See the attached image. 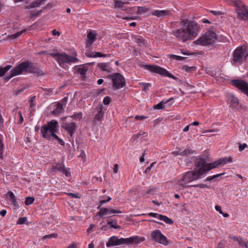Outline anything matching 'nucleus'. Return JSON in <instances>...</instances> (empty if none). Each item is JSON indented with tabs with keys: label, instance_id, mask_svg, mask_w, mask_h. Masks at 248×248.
Wrapping results in <instances>:
<instances>
[{
	"label": "nucleus",
	"instance_id": "nucleus-1",
	"mask_svg": "<svg viewBox=\"0 0 248 248\" xmlns=\"http://www.w3.org/2000/svg\"><path fill=\"white\" fill-rule=\"evenodd\" d=\"M194 162L195 166L194 170L185 173L182 178L178 181L177 184L183 188L192 186L193 185H187L186 184L197 180L204 175V171L202 170L200 166V163H204V162L198 156L194 158Z\"/></svg>",
	"mask_w": 248,
	"mask_h": 248
},
{
	"label": "nucleus",
	"instance_id": "nucleus-2",
	"mask_svg": "<svg viewBox=\"0 0 248 248\" xmlns=\"http://www.w3.org/2000/svg\"><path fill=\"white\" fill-rule=\"evenodd\" d=\"M24 72L32 73L37 77L44 75L43 71L38 67L35 66L31 62L26 61L21 63L16 67L12 69L10 75L5 78V80H9L12 77Z\"/></svg>",
	"mask_w": 248,
	"mask_h": 248
},
{
	"label": "nucleus",
	"instance_id": "nucleus-3",
	"mask_svg": "<svg viewBox=\"0 0 248 248\" xmlns=\"http://www.w3.org/2000/svg\"><path fill=\"white\" fill-rule=\"evenodd\" d=\"M199 31V27L194 22H190L182 29H178L173 31V35L183 42L195 38Z\"/></svg>",
	"mask_w": 248,
	"mask_h": 248
},
{
	"label": "nucleus",
	"instance_id": "nucleus-4",
	"mask_svg": "<svg viewBox=\"0 0 248 248\" xmlns=\"http://www.w3.org/2000/svg\"><path fill=\"white\" fill-rule=\"evenodd\" d=\"M145 240L143 237L139 236H134L127 238H121L119 239L116 236H113L109 238L106 246L108 247L119 246L124 244L132 245L136 244L143 242Z\"/></svg>",
	"mask_w": 248,
	"mask_h": 248
},
{
	"label": "nucleus",
	"instance_id": "nucleus-5",
	"mask_svg": "<svg viewBox=\"0 0 248 248\" xmlns=\"http://www.w3.org/2000/svg\"><path fill=\"white\" fill-rule=\"evenodd\" d=\"M217 39V35L212 31H207L195 42V44L202 46H207L214 43Z\"/></svg>",
	"mask_w": 248,
	"mask_h": 248
},
{
	"label": "nucleus",
	"instance_id": "nucleus-6",
	"mask_svg": "<svg viewBox=\"0 0 248 248\" xmlns=\"http://www.w3.org/2000/svg\"><path fill=\"white\" fill-rule=\"evenodd\" d=\"M58 125V122L56 120H52L47 122V124L43 125L41 129L42 137L44 138L49 140L51 138L50 134L52 132H57Z\"/></svg>",
	"mask_w": 248,
	"mask_h": 248
},
{
	"label": "nucleus",
	"instance_id": "nucleus-7",
	"mask_svg": "<svg viewBox=\"0 0 248 248\" xmlns=\"http://www.w3.org/2000/svg\"><path fill=\"white\" fill-rule=\"evenodd\" d=\"M248 57V53L245 45L237 47L233 53V61L235 63H242Z\"/></svg>",
	"mask_w": 248,
	"mask_h": 248
},
{
	"label": "nucleus",
	"instance_id": "nucleus-8",
	"mask_svg": "<svg viewBox=\"0 0 248 248\" xmlns=\"http://www.w3.org/2000/svg\"><path fill=\"white\" fill-rule=\"evenodd\" d=\"M232 3L236 7V11L240 19H248V8L240 0H233Z\"/></svg>",
	"mask_w": 248,
	"mask_h": 248
},
{
	"label": "nucleus",
	"instance_id": "nucleus-9",
	"mask_svg": "<svg viewBox=\"0 0 248 248\" xmlns=\"http://www.w3.org/2000/svg\"><path fill=\"white\" fill-rule=\"evenodd\" d=\"M78 61L76 56H70L66 53H60L59 56L57 58V62L59 65L64 68L66 64H71Z\"/></svg>",
	"mask_w": 248,
	"mask_h": 248
},
{
	"label": "nucleus",
	"instance_id": "nucleus-10",
	"mask_svg": "<svg viewBox=\"0 0 248 248\" xmlns=\"http://www.w3.org/2000/svg\"><path fill=\"white\" fill-rule=\"evenodd\" d=\"M108 77L112 80L113 88L115 90L123 88L125 84L124 78L119 73L113 74Z\"/></svg>",
	"mask_w": 248,
	"mask_h": 248
},
{
	"label": "nucleus",
	"instance_id": "nucleus-11",
	"mask_svg": "<svg viewBox=\"0 0 248 248\" xmlns=\"http://www.w3.org/2000/svg\"><path fill=\"white\" fill-rule=\"evenodd\" d=\"M144 67L146 69L151 72L159 74L161 75L168 77L173 79H176V77L170 73L167 70L158 66L145 65H144Z\"/></svg>",
	"mask_w": 248,
	"mask_h": 248
},
{
	"label": "nucleus",
	"instance_id": "nucleus-12",
	"mask_svg": "<svg viewBox=\"0 0 248 248\" xmlns=\"http://www.w3.org/2000/svg\"><path fill=\"white\" fill-rule=\"evenodd\" d=\"M231 84L248 96V83L243 79H232Z\"/></svg>",
	"mask_w": 248,
	"mask_h": 248
},
{
	"label": "nucleus",
	"instance_id": "nucleus-13",
	"mask_svg": "<svg viewBox=\"0 0 248 248\" xmlns=\"http://www.w3.org/2000/svg\"><path fill=\"white\" fill-rule=\"evenodd\" d=\"M151 237L154 241L159 244L164 246H167L169 244L168 240L159 230H155L153 231L151 233Z\"/></svg>",
	"mask_w": 248,
	"mask_h": 248
},
{
	"label": "nucleus",
	"instance_id": "nucleus-14",
	"mask_svg": "<svg viewBox=\"0 0 248 248\" xmlns=\"http://www.w3.org/2000/svg\"><path fill=\"white\" fill-rule=\"evenodd\" d=\"M68 118L69 117H64L62 119V127L67 131L71 137H72L77 129V124L75 122H66V119Z\"/></svg>",
	"mask_w": 248,
	"mask_h": 248
},
{
	"label": "nucleus",
	"instance_id": "nucleus-15",
	"mask_svg": "<svg viewBox=\"0 0 248 248\" xmlns=\"http://www.w3.org/2000/svg\"><path fill=\"white\" fill-rule=\"evenodd\" d=\"M202 160L204 163H200V166L202 170L204 171V174L207 171L210 170L212 169L217 168V166L220 165V163L219 159L217 161H214L212 163H207L206 162V158L205 157H198Z\"/></svg>",
	"mask_w": 248,
	"mask_h": 248
},
{
	"label": "nucleus",
	"instance_id": "nucleus-16",
	"mask_svg": "<svg viewBox=\"0 0 248 248\" xmlns=\"http://www.w3.org/2000/svg\"><path fill=\"white\" fill-rule=\"evenodd\" d=\"M122 212L120 210L112 209L108 208H101L97 215L99 216H103L105 215H110L111 214L121 213Z\"/></svg>",
	"mask_w": 248,
	"mask_h": 248
},
{
	"label": "nucleus",
	"instance_id": "nucleus-17",
	"mask_svg": "<svg viewBox=\"0 0 248 248\" xmlns=\"http://www.w3.org/2000/svg\"><path fill=\"white\" fill-rule=\"evenodd\" d=\"M96 109L97 111V113L95 115L93 119V122L94 123L101 121L104 117L102 105H98L96 107Z\"/></svg>",
	"mask_w": 248,
	"mask_h": 248
},
{
	"label": "nucleus",
	"instance_id": "nucleus-18",
	"mask_svg": "<svg viewBox=\"0 0 248 248\" xmlns=\"http://www.w3.org/2000/svg\"><path fill=\"white\" fill-rule=\"evenodd\" d=\"M96 34L93 31H90L87 34L88 41L87 42V45H91L92 43L96 39Z\"/></svg>",
	"mask_w": 248,
	"mask_h": 248
},
{
	"label": "nucleus",
	"instance_id": "nucleus-19",
	"mask_svg": "<svg viewBox=\"0 0 248 248\" xmlns=\"http://www.w3.org/2000/svg\"><path fill=\"white\" fill-rule=\"evenodd\" d=\"M46 0H37L35 2H32L29 5L26 6V9H31L36 7H39L43 2L45 1Z\"/></svg>",
	"mask_w": 248,
	"mask_h": 248
},
{
	"label": "nucleus",
	"instance_id": "nucleus-20",
	"mask_svg": "<svg viewBox=\"0 0 248 248\" xmlns=\"http://www.w3.org/2000/svg\"><path fill=\"white\" fill-rule=\"evenodd\" d=\"M229 100L233 108H236L238 107L239 105V101L238 98L234 95H230L229 97Z\"/></svg>",
	"mask_w": 248,
	"mask_h": 248
},
{
	"label": "nucleus",
	"instance_id": "nucleus-21",
	"mask_svg": "<svg viewBox=\"0 0 248 248\" xmlns=\"http://www.w3.org/2000/svg\"><path fill=\"white\" fill-rule=\"evenodd\" d=\"M88 69V68L87 67L82 66L81 67L77 68L76 71L81 75L82 79H84L85 78V75L87 72Z\"/></svg>",
	"mask_w": 248,
	"mask_h": 248
},
{
	"label": "nucleus",
	"instance_id": "nucleus-22",
	"mask_svg": "<svg viewBox=\"0 0 248 248\" xmlns=\"http://www.w3.org/2000/svg\"><path fill=\"white\" fill-rule=\"evenodd\" d=\"M193 152L192 149H191L189 148H188L186 149H185L184 151L180 152L178 151L177 152H173V154L175 155H183V156H186L188 154H192Z\"/></svg>",
	"mask_w": 248,
	"mask_h": 248
},
{
	"label": "nucleus",
	"instance_id": "nucleus-23",
	"mask_svg": "<svg viewBox=\"0 0 248 248\" xmlns=\"http://www.w3.org/2000/svg\"><path fill=\"white\" fill-rule=\"evenodd\" d=\"M107 223L108 225L110 226V227L111 228L116 229H120L121 228V227L120 226H119L117 224V221L116 220H114V219H108L107 220Z\"/></svg>",
	"mask_w": 248,
	"mask_h": 248
},
{
	"label": "nucleus",
	"instance_id": "nucleus-24",
	"mask_svg": "<svg viewBox=\"0 0 248 248\" xmlns=\"http://www.w3.org/2000/svg\"><path fill=\"white\" fill-rule=\"evenodd\" d=\"M168 13V11L155 10L153 13V15L157 17H163L166 16Z\"/></svg>",
	"mask_w": 248,
	"mask_h": 248
},
{
	"label": "nucleus",
	"instance_id": "nucleus-25",
	"mask_svg": "<svg viewBox=\"0 0 248 248\" xmlns=\"http://www.w3.org/2000/svg\"><path fill=\"white\" fill-rule=\"evenodd\" d=\"M172 99H173V98H170V99H169L166 101L163 100L159 103L155 105L153 107V108L154 109H162V108H164V106H163L164 104H165L168 103L169 101H170V100H171Z\"/></svg>",
	"mask_w": 248,
	"mask_h": 248
},
{
	"label": "nucleus",
	"instance_id": "nucleus-26",
	"mask_svg": "<svg viewBox=\"0 0 248 248\" xmlns=\"http://www.w3.org/2000/svg\"><path fill=\"white\" fill-rule=\"evenodd\" d=\"M26 31V29H23L20 31L16 32V33L9 35L8 36L7 38L9 39H16L19 36H20L22 33Z\"/></svg>",
	"mask_w": 248,
	"mask_h": 248
},
{
	"label": "nucleus",
	"instance_id": "nucleus-27",
	"mask_svg": "<svg viewBox=\"0 0 248 248\" xmlns=\"http://www.w3.org/2000/svg\"><path fill=\"white\" fill-rule=\"evenodd\" d=\"M7 195H8L9 196V197L10 198L11 202H12L14 206L15 207L18 206L17 202H16V197H15L14 194L13 193V192L11 191H8L7 193Z\"/></svg>",
	"mask_w": 248,
	"mask_h": 248
},
{
	"label": "nucleus",
	"instance_id": "nucleus-28",
	"mask_svg": "<svg viewBox=\"0 0 248 248\" xmlns=\"http://www.w3.org/2000/svg\"><path fill=\"white\" fill-rule=\"evenodd\" d=\"M62 110V105L60 103H58L57 104V108L52 111V113L57 115L61 113Z\"/></svg>",
	"mask_w": 248,
	"mask_h": 248
},
{
	"label": "nucleus",
	"instance_id": "nucleus-29",
	"mask_svg": "<svg viewBox=\"0 0 248 248\" xmlns=\"http://www.w3.org/2000/svg\"><path fill=\"white\" fill-rule=\"evenodd\" d=\"M159 219L168 224H172L173 223V221L171 218L162 215L159 216Z\"/></svg>",
	"mask_w": 248,
	"mask_h": 248
},
{
	"label": "nucleus",
	"instance_id": "nucleus-30",
	"mask_svg": "<svg viewBox=\"0 0 248 248\" xmlns=\"http://www.w3.org/2000/svg\"><path fill=\"white\" fill-rule=\"evenodd\" d=\"M219 162L220 163V165L223 166L227 163H231L232 162V158L231 156L229 157H223L222 158L219 159Z\"/></svg>",
	"mask_w": 248,
	"mask_h": 248
},
{
	"label": "nucleus",
	"instance_id": "nucleus-31",
	"mask_svg": "<svg viewBox=\"0 0 248 248\" xmlns=\"http://www.w3.org/2000/svg\"><path fill=\"white\" fill-rule=\"evenodd\" d=\"M11 68L10 65H7L5 67H0V77L3 76Z\"/></svg>",
	"mask_w": 248,
	"mask_h": 248
},
{
	"label": "nucleus",
	"instance_id": "nucleus-32",
	"mask_svg": "<svg viewBox=\"0 0 248 248\" xmlns=\"http://www.w3.org/2000/svg\"><path fill=\"white\" fill-rule=\"evenodd\" d=\"M182 69L185 70L187 72H191L196 70V67L194 66H188L187 65H184L182 67Z\"/></svg>",
	"mask_w": 248,
	"mask_h": 248
},
{
	"label": "nucleus",
	"instance_id": "nucleus-33",
	"mask_svg": "<svg viewBox=\"0 0 248 248\" xmlns=\"http://www.w3.org/2000/svg\"><path fill=\"white\" fill-rule=\"evenodd\" d=\"M98 67L100 68L102 71H108L110 72L109 70H108L107 68L108 66V64L107 63H99L98 64Z\"/></svg>",
	"mask_w": 248,
	"mask_h": 248
},
{
	"label": "nucleus",
	"instance_id": "nucleus-34",
	"mask_svg": "<svg viewBox=\"0 0 248 248\" xmlns=\"http://www.w3.org/2000/svg\"><path fill=\"white\" fill-rule=\"evenodd\" d=\"M125 4H126L125 2L122 1L121 0H116L114 2V7L115 8H122Z\"/></svg>",
	"mask_w": 248,
	"mask_h": 248
},
{
	"label": "nucleus",
	"instance_id": "nucleus-35",
	"mask_svg": "<svg viewBox=\"0 0 248 248\" xmlns=\"http://www.w3.org/2000/svg\"><path fill=\"white\" fill-rule=\"evenodd\" d=\"M148 10V9L146 7H138V11L137 13L141 14L146 13Z\"/></svg>",
	"mask_w": 248,
	"mask_h": 248
},
{
	"label": "nucleus",
	"instance_id": "nucleus-36",
	"mask_svg": "<svg viewBox=\"0 0 248 248\" xmlns=\"http://www.w3.org/2000/svg\"><path fill=\"white\" fill-rule=\"evenodd\" d=\"M34 201V199L32 197H27L26 198L25 201V204L26 205H29L31 204H32Z\"/></svg>",
	"mask_w": 248,
	"mask_h": 248
},
{
	"label": "nucleus",
	"instance_id": "nucleus-37",
	"mask_svg": "<svg viewBox=\"0 0 248 248\" xmlns=\"http://www.w3.org/2000/svg\"><path fill=\"white\" fill-rule=\"evenodd\" d=\"M135 41L140 46H142L144 45V40L141 37H138L135 38Z\"/></svg>",
	"mask_w": 248,
	"mask_h": 248
},
{
	"label": "nucleus",
	"instance_id": "nucleus-38",
	"mask_svg": "<svg viewBox=\"0 0 248 248\" xmlns=\"http://www.w3.org/2000/svg\"><path fill=\"white\" fill-rule=\"evenodd\" d=\"M168 57L170 58H173L175 60H176L177 61H183L186 58L185 57H181V56H177V55H173V54L169 55Z\"/></svg>",
	"mask_w": 248,
	"mask_h": 248
},
{
	"label": "nucleus",
	"instance_id": "nucleus-39",
	"mask_svg": "<svg viewBox=\"0 0 248 248\" xmlns=\"http://www.w3.org/2000/svg\"><path fill=\"white\" fill-rule=\"evenodd\" d=\"M238 243L240 246L248 248V242H245L242 238H239Z\"/></svg>",
	"mask_w": 248,
	"mask_h": 248
},
{
	"label": "nucleus",
	"instance_id": "nucleus-40",
	"mask_svg": "<svg viewBox=\"0 0 248 248\" xmlns=\"http://www.w3.org/2000/svg\"><path fill=\"white\" fill-rule=\"evenodd\" d=\"M58 235L57 233H53L45 235L43 237V239H51V238H56L58 236Z\"/></svg>",
	"mask_w": 248,
	"mask_h": 248
},
{
	"label": "nucleus",
	"instance_id": "nucleus-41",
	"mask_svg": "<svg viewBox=\"0 0 248 248\" xmlns=\"http://www.w3.org/2000/svg\"><path fill=\"white\" fill-rule=\"evenodd\" d=\"M3 144L2 143V140L0 136V158H3Z\"/></svg>",
	"mask_w": 248,
	"mask_h": 248
},
{
	"label": "nucleus",
	"instance_id": "nucleus-42",
	"mask_svg": "<svg viewBox=\"0 0 248 248\" xmlns=\"http://www.w3.org/2000/svg\"><path fill=\"white\" fill-rule=\"evenodd\" d=\"M54 168L56 170L62 172V171L65 169V167H64V165H63L62 164H59V165L56 166Z\"/></svg>",
	"mask_w": 248,
	"mask_h": 248
},
{
	"label": "nucleus",
	"instance_id": "nucleus-43",
	"mask_svg": "<svg viewBox=\"0 0 248 248\" xmlns=\"http://www.w3.org/2000/svg\"><path fill=\"white\" fill-rule=\"evenodd\" d=\"M82 113L79 112V113H76L74 114L72 116H68V117H69V118L71 117V118H73L76 119H80L82 118Z\"/></svg>",
	"mask_w": 248,
	"mask_h": 248
},
{
	"label": "nucleus",
	"instance_id": "nucleus-44",
	"mask_svg": "<svg viewBox=\"0 0 248 248\" xmlns=\"http://www.w3.org/2000/svg\"><path fill=\"white\" fill-rule=\"evenodd\" d=\"M27 217H20L19 218L18 222H17V224L22 225L27 221Z\"/></svg>",
	"mask_w": 248,
	"mask_h": 248
},
{
	"label": "nucleus",
	"instance_id": "nucleus-45",
	"mask_svg": "<svg viewBox=\"0 0 248 248\" xmlns=\"http://www.w3.org/2000/svg\"><path fill=\"white\" fill-rule=\"evenodd\" d=\"M42 12H43V10H40V11H38L37 12H36V13H32V12H31L30 17L32 18V17H37V16H39L40 15V14L42 13Z\"/></svg>",
	"mask_w": 248,
	"mask_h": 248
},
{
	"label": "nucleus",
	"instance_id": "nucleus-46",
	"mask_svg": "<svg viewBox=\"0 0 248 248\" xmlns=\"http://www.w3.org/2000/svg\"><path fill=\"white\" fill-rule=\"evenodd\" d=\"M35 98V96H32L30 99V108L31 110H34V100Z\"/></svg>",
	"mask_w": 248,
	"mask_h": 248
},
{
	"label": "nucleus",
	"instance_id": "nucleus-47",
	"mask_svg": "<svg viewBox=\"0 0 248 248\" xmlns=\"http://www.w3.org/2000/svg\"><path fill=\"white\" fill-rule=\"evenodd\" d=\"M222 174H223V173L217 174L215 175L212 176L208 177L206 178V181H211V180H213L215 178H217V177H219V176H220V175H221Z\"/></svg>",
	"mask_w": 248,
	"mask_h": 248
},
{
	"label": "nucleus",
	"instance_id": "nucleus-48",
	"mask_svg": "<svg viewBox=\"0 0 248 248\" xmlns=\"http://www.w3.org/2000/svg\"><path fill=\"white\" fill-rule=\"evenodd\" d=\"M239 150L240 151H242L244 150L246 147H248V145L246 143H243V144H241L240 142L239 143Z\"/></svg>",
	"mask_w": 248,
	"mask_h": 248
},
{
	"label": "nucleus",
	"instance_id": "nucleus-49",
	"mask_svg": "<svg viewBox=\"0 0 248 248\" xmlns=\"http://www.w3.org/2000/svg\"><path fill=\"white\" fill-rule=\"evenodd\" d=\"M110 98L109 96H106L103 99V103L105 105H108L110 102Z\"/></svg>",
	"mask_w": 248,
	"mask_h": 248
},
{
	"label": "nucleus",
	"instance_id": "nucleus-50",
	"mask_svg": "<svg viewBox=\"0 0 248 248\" xmlns=\"http://www.w3.org/2000/svg\"><path fill=\"white\" fill-rule=\"evenodd\" d=\"M210 12L211 13L213 14V15H214L215 16H220L223 14L222 12L220 11H217L211 10Z\"/></svg>",
	"mask_w": 248,
	"mask_h": 248
},
{
	"label": "nucleus",
	"instance_id": "nucleus-51",
	"mask_svg": "<svg viewBox=\"0 0 248 248\" xmlns=\"http://www.w3.org/2000/svg\"><path fill=\"white\" fill-rule=\"evenodd\" d=\"M60 52H58V53H48V54L50 56L54 57L55 58V59L57 61V58L59 56V55H60Z\"/></svg>",
	"mask_w": 248,
	"mask_h": 248
},
{
	"label": "nucleus",
	"instance_id": "nucleus-52",
	"mask_svg": "<svg viewBox=\"0 0 248 248\" xmlns=\"http://www.w3.org/2000/svg\"><path fill=\"white\" fill-rule=\"evenodd\" d=\"M94 56V58L97 57H106V55L102 54V53H101L100 52H95V54H94V56Z\"/></svg>",
	"mask_w": 248,
	"mask_h": 248
},
{
	"label": "nucleus",
	"instance_id": "nucleus-53",
	"mask_svg": "<svg viewBox=\"0 0 248 248\" xmlns=\"http://www.w3.org/2000/svg\"><path fill=\"white\" fill-rule=\"evenodd\" d=\"M67 194L68 196H70L73 198H78V199L80 198V197L79 196V195L78 194H75V193H67Z\"/></svg>",
	"mask_w": 248,
	"mask_h": 248
},
{
	"label": "nucleus",
	"instance_id": "nucleus-54",
	"mask_svg": "<svg viewBox=\"0 0 248 248\" xmlns=\"http://www.w3.org/2000/svg\"><path fill=\"white\" fill-rule=\"evenodd\" d=\"M142 84L143 86V91H144L145 92L147 91V89L149 87L151 86V84L150 83H142Z\"/></svg>",
	"mask_w": 248,
	"mask_h": 248
},
{
	"label": "nucleus",
	"instance_id": "nucleus-55",
	"mask_svg": "<svg viewBox=\"0 0 248 248\" xmlns=\"http://www.w3.org/2000/svg\"><path fill=\"white\" fill-rule=\"evenodd\" d=\"M94 54H95V52L88 51V52H86V56L90 57V58H92V57L94 58V56H94Z\"/></svg>",
	"mask_w": 248,
	"mask_h": 248
},
{
	"label": "nucleus",
	"instance_id": "nucleus-56",
	"mask_svg": "<svg viewBox=\"0 0 248 248\" xmlns=\"http://www.w3.org/2000/svg\"><path fill=\"white\" fill-rule=\"evenodd\" d=\"M192 186L193 187H199L200 188L209 187V186L207 185H204V184L195 185H193Z\"/></svg>",
	"mask_w": 248,
	"mask_h": 248
},
{
	"label": "nucleus",
	"instance_id": "nucleus-57",
	"mask_svg": "<svg viewBox=\"0 0 248 248\" xmlns=\"http://www.w3.org/2000/svg\"><path fill=\"white\" fill-rule=\"evenodd\" d=\"M148 215L150 217H157V218H159V216L160 215L159 214H158L157 213H149L148 214Z\"/></svg>",
	"mask_w": 248,
	"mask_h": 248
},
{
	"label": "nucleus",
	"instance_id": "nucleus-58",
	"mask_svg": "<svg viewBox=\"0 0 248 248\" xmlns=\"http://www.w3.org/2000/svg\"><path fill=\"white\" fill-rule=\"evenodd\" d=\"M155 163V162H153L150 164V165L145 170V173H147L153 167Z\"/></svg>",
	"mask_w": 248,
	"mask_h": 248
},
{
	"label": "nucleus",
	"instance_id": "nucleus-59",
	"mask_svg": "<svg viewBox=\"0 0 248 248\" xmlns=\"http://www.w3.org/2000/svg\"><path fill=\"white\" fill-rule=\"evenodd\" d=\"M215 209L218 211L220 214H223V212L221 210V207L219 205L215 206Z\"/></svg>",
	"mask_w": 248,
	"mask_h": 248
},
{
	"label": "nucleus",
	"instance_id": "nucleus-60",
	"mask_svg": "<svg viewBox=\"0 0 248 248\" xmlns=\"http://www.w3.org/2000/svg\"><path fill=\"white\" fill-rule=\"evenodd\" d=\"M119 166L117 164H115L114 165L113 172L114 173H117L118 171Z\"/></svg>",
	"mask_w": 248,
	"mask_h": 248
},
{
	"label": "nucleus",
	"instance_id": "nucleus-61",
	"mask_svg": "<svg viewBox=\"0 0 248 248\" xmlns=\"http://www.w3.org/2000/svg\"><path fill=\"white\" fill-rule=\"evenodd\" d=\"M107 202V201H106V200H101L100 202H99V206L97 207V209H100V207L104 203Z\"/></svg>",
	"mask_w": 248,
	"mask_h": 248
},
{
	"label": "nucleus",
	"instance_id": "nucleus-62",
	"mask_svg": "<svg viewBox=\"0 0 248 248\" xmlns=\"http://www.w3.org/2000/svg\"><path fill=\"white\" fill-rule=\"evenodd\" d=\"M60 32L58 31H57L55 29L52 31V34L53 35H58L59 36L60 35Z\"/></svg>",
	"mask_w": 248,
	"mask_h": 248
},
{
	"label": "nucleus",
	"instance_id": "nucleus-63",
	"mask_svg": "<svg viewBox=\"0 0 248 248\" xmlns=\"http://www.w3.org/2000/svg\"><path fill=\"white\" fill-rule=\"evenodd\" d=\"M62 172H63L67 177L70 175V172L67 170H66L65 168L64 169Z\"/></svg>",
	"mask_w": 248,
	"mask_h": 248
},
{
	"label": "nucleus",
	"instance_id": "nucleus-64",
	"mask_svg": "<svg viewBox=\"0 0 248 248\" xmlns=\"http://www.w3.org/2000/svg\"><path fill=\"white\" fill-rule=\"evenodd\" d=\"M144 118H145V117L144 116H139V115H137L135 117V119H136V120H143L144 119Z\"/></svg>",
	"mask_w": 248,
	"mask_h": 248
}]
</instances>
